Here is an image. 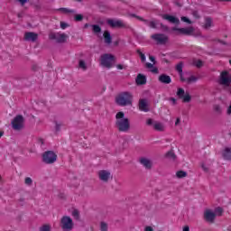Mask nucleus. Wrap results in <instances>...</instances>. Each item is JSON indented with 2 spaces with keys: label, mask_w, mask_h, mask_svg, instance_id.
Here are the masks:
<instances>
[{
  "label": "nucleus",
  "mask_w": 231,
  "mask_h": 231,
  "mask_svg": "<svg viewBox=\"0 0 231 231\" xmlns=\"http://www.w3.org/2000/svg\"><path fill=\"white\" fill-rule=\"evenodd\" d=\"M172 32H179L182 35H192L194 33V27H188V28H178L173 27Z\"/></svg>",
  "instance_id": "obj_11"
},
{
  "label": "nucleus",
  "mask_w": 231,
  "mask_h": 231,
  "mask_svg": "<svg viewBox=\"0 0 231 231\" xmlns=\"http://www.w3.org/2000/svg\"><path fill=\"white\" fill-rule=\"evenodd\" d=\"M212 26V18L207 17L205 19V28H210Z\"/></svg>",
  "instance_id": "obj_31"
},
{
  "label": "nucleus",
  "mask_w": 231,
  "mask_h": 231,
  "mask_svg": "<svg viewBox=\"0 0 231 231\" xmlns=\"http://www.w3.org/2000/svg\"><path fill=\"white\" fill-rule=\"evenodd\" d=\"M135 82L137 86H143L147 84V77H145L143 74H138L135 79Z\"/></svg>",
  "instance_id": "obj_17"
},
{
  "label": "nucleus",
  "mask_w": 231,
  "mask_h": 231,
  "mask_svg": "<svg viewBox=\"0 0 231 231\" xmlns=\"http://www.w3.org/2000/svg\"><path fill=\"white\" fill-rule=\"evenodd\" d=\"M147 104V99H140L139 100V109L140 111H144V113L149 112V107Z\"/></svg>",
  "instance_id": "obj_20"
},
{
  "label": "nucleus",
  "mask_w": 231,
  "mask_h": 231,
  "mask_svg": "<svg viewBox=\"0 0 231 231\" xmlns=\"http://www.w3.org/2000/svg\"><path fill=\"white\" fill-rule=\"evenodd\" d=\"M145 66H146V68H148V69H151L154 68V63L152 64V63L147 62V63L145 64Z\"/></svg>",
  "instance_id": "obj_53"
},
{
  "label": "nucleus",
  "mask_w": 231,
  "mask_h": 231,
  "mask_svg": "<svg viewBox=\"0 0 231 231\" xmlns=\"http://www.w3.org/2000/svg\"><path fill=\"white\" fill-rule=\"evenodd\" d=\"M39 69V67L37 65L32 66V70L37 71Z\"/></svg>",
  "instance_id": "obj_60"
},
{
  "label": "nucleus",
  "mask_w": 231,
  "mask_h": 231,
  "mask_svg": "<svg viewBox=\"0 0 231 231\" xmlns=\"http://www.w3.org/2000/svg\"><path fill=\"white\" fill-rule=\"evenodd\" d=\"M55 125H56L55 131L56 133H59L60 131V127L62 126V125L59 124L57 121H55Z\"/></svg>",
  "instance_id": "obj_43"
},
{
  "label": "nucleus",
  "mask_w": 231,
  "mask_h": 231,
  "mask_svg": "<svg viewBox=\"0 0 231 231\" xmlns=\"http://www.w3.org/2000/svg\"><path fill=\"white\" fill-rule=\"evenodd\" d=\"M91 28H92V32L94 33H101L102 32V27H100V25H98V24H92Z\"/></svg>",
  "instance_id": "obj_25"
},
{
  "label": "nucleus",
  "mask_w": 231,
  "mask_h": 231,
  "mask_svg": "<svg viewBox=\"0 0 231 231\" xmlns=\"http://www.w3.org/2000/svg\"><path fill=\"white\" fill-rule=\"evenodd\" d=\"M201 169H202V171H204V172H208V167H207L206 165H205V163H201Z\"/></svg>",
  "instance_id": "obj_48"
},
{
  "label": "nucleus",
  "mask_w": 231,
  "mask_h": 231,
  "mask_svg": "<svg viewBox=\"0 0 231 231\" xmlns=\"http://www.w3.org/2000/svg\"><path fill=\"white\" fill-rule=\"evenodd\" d=\"M151 72L158 74L159 73L158 68H153L152 69H151Z\"/></svg>",
  "instance_id": "obj_57"
},
{
  "label": "nucleus",
  "mask_w": 231,
  "mask_h": 231,
  "mask_svg": "<svg viewBox=\"0 0 231 231\" xmlns=\"http://www.w3.org/2000/svg\"><path fill=\"white\" fill-rule=\"evenodd\" d=\"M100 230L101 231H107L108 230L107 223L100 222Z\"/></svg>",
  "instance_id": "obj_35"
},
{
  "label": "nucleus",
  "mask_w": 231,
  "mask_h": 231,
  "mask_svg": "<svg viewBox=\"0 0 231 231\" xmlns=\"http://www.w3.org/2000/svg\"><path fill=\"white\" fill-rule=\"evenodd\" d=\"M74 21H76V23H80L81 21H84V15L75 14Z\"/></svg>",
  "instance_id": "obj_33"
},
{
  "label": "nucleus",
  "mask_w": 231,
  "mask_h": 231,
  "mask_svg": "<svg viewBox=\"0 0 231 231\" xmlns=\"http://www.w3.org/2000/svg\"><path fill=\"white\" fill-rule=\"evenodd\" d=\"M176 71H178L179 75H181V73H183V62L182 61H180L179 64H177Z\"/></svg>",
  "instance_id": "obj_28"
},
{
  "label": "nucleus",
  "mask_w": 231,
  "mask_h": 231,
  "mask_svg": "<svg viewBox=\"0 0 231 231\" xmlns=\"http://www.w3.org/2000/svg\"><path fill=\"white\" fill-rule=\"evenodd\" d=\"M73 219L69 216H63L60 219V228L63 231H71L73 230Z\"/></svg>",
  "instance_id": "obj_5"
},
{
  "label": "nucleus",
  "mask_w": 231,
  "mask_h": 231,
  "mask_svg": "<svg viewBox=\"0 0 231 231\" xmlns=\"http://www.w3.org/2000/svg\"><path fill=\"white\" fill-rule=\"evenodd\" d=\"M180 81H181V82H187V79H185V78L183 77V73L180 74Z\"/></svg>",
  "instance_id": "obj_55"
},
{
  "label": "nucleus",
  "mask_w": 231,
  "mask_h": 231,
  "mask_svg": "<svg viewBox=\"0 0 231 231\" xmlns=\"http://www.w3.org/2000/svg\"><path fill=\"white\" fill-rule=\"evenodd\" d=\"M153 129L155 131H159L161 133H163V131H165V126L163 125V124L155 121V123L153 124Z\"/></svg>",
  "instance_id": "obj_22"
},
{
  "label": "nucleus",
  "mask_w": 231,
  "mask_h": 231,
  "mask_svg": "<svg viewBox=\"0 0 231 231\" xmlns=\"http://www.w3.org/2000/svg\"><path fill=\"white\" fill-rule=\"evenodd\" d=\"M156 121H154L152 118H148L146 120V125H149L150 127H154V123Z\"/></svg>",
  "instance_id": "obj_37"
},
{
  "label": "nucleus",
  "mask_w": 231,
  "mask_h": 231,
  "mask_svg": "<svg viewBox=\"0 0 231 231\" xmlns=\"http://www.w3.org/2000/svg\"><path fill=\"white\" fill-rule=\"evenodd\" d=\"M222 156L224 158V160H227L228 162H230L231 160V148H225Z\"/></svg>",
  "instance_id": "obj_23"
},
{
  "label": "nucleus",
  "mask_w": 231,
  "mask_h": 231,
  "mask_svg": "<svg viewBox=\"0 0 231 231\" xmlns=\"http://www.w3.org/2000/svg\"><path fill=\"white\" fill-rule=\"evenodd\" d=\"M132 17H136V19H139V21H143V23H146V24L149 23L148 20H145L140 16H137L136 14H132Z\"/></svg>",
  "instance_id": "obj_42"
},
{
  "label": "nucleus",
  "mask_w": 231,
  "mask_h": 231,
  "mask_svg": "<svg viewBox=\"0 0 231 231\" xmlns=\"http://www.w3.org/2000/svg\"><path fill=\"white\" fill-rule=\"evenodd\" d=\"M149 60H151V62H152L153 64H156V58L154 56H149Z\"/></svg>",
  "instance_id": "obj_52"
},
{
  "label": "nucleus",
  "mask_w": 231,
  "mask_h": 231,
  "mask_svg": "<svg viewBox=\"0 0 231 231\" xmlns=\"http://www.w3.org/2000/svg\"><path fill=\"white\" fill-rule=\"evenodd\" d=\"M117 69H124V65L118 64L116 65Z\"/></svg>",
  "instance_id": "obj_59"
},
{
  "label": "nucleus",
  "mask_w": 231,
  "mask_h": 231,
  "mask_svg": "<svg viewBox=\"0 0 231 231\" xmlns=\"http://www.w3.org/2000/svg\"><path fill=\"white\" fill-rule=\"evenodd\" d=\"M104 42L108 46L113 42V37L111 36V32L109 31H105L103 33Z\"/></svg>",
  "instance_id": "obj_18"
},
{
  "label": "nucleus",
  "mask_w": 231,
  "mask_h": 231,
  "mask_svg": "<svg viewBox=\"0 0 231 231\" xmlns=\"http://www.w3.org/2000/svg\"><path fill=\"white\" fill-rule=\"evenodd\" d=\"M72 217H74V219H76V221H80V212L79 211V209H74L72 211Z\"/></svg>",
  "instance_id": "obj_26"
},
{
  "label": "nucleus",
  "mask_w": 231,
  "mask_h": 231,
  "mask_svg": "<svg viewBox=\"0 0 231 231\" xmlns=\"http://www.w3.org/2000/svg\"><path fill=\"white\" fill-rule=\"evenodd\" d=\"M98 178L104 183H107V181H109V179L111 178V172L106 170H101L98 171Z\"/></svg>",
  "instance_id": "obj_12"
},
{
  "label": "nucleus",
  "mask_w": 231,
  "mask_h": 231,
  "mask_svg": "<svg viewBox=\"0 0 231 231\" xmlns=\"http://www.w3.org/2000/svg\"><path fill=\"white\" fill-rule=\"evenodd\" d=\"M144 231H154V229L152 228V226H148L144 228Z\"/></svg>",
  "instance_id": "obj_56"
},
{
  "label": "nucleus",
  "mask_w": 231,
  "mask_h": 231,
  "mask_svg": "<svg viewBox=\"0 0 231 231\" xmlns=\"http://www.w3.org/2000/svg\"><path fill=\"white\" fill-rule=\"evenodd\" d=\"M157 24H160V22H158V20H156V21H151V22L149 23L150 28H153V29H156V25H157Z\"/></svg>",
  "instance_id": "obj_38"
},
{
  "label": "nucleus",
  "mask_w": 231,
  "mask_h": 231,
  "mask_svg": "<svg viewBox=\"0 0 231 231\" xmlns=\"http://www.w3.org/2000/svg\"><path fill=\"white\" fill-rule=\"evenodd\" d=\"M183 231H190V227H189V226H186L183 227Z\"/></svg>",
  "instance_id": "obj_61"
},
{
  "label": "nucleus",
  "mask_w": 231,
  "mask_h": 231,
  "mask_svg": "<svg viewBox=\"0 0 231 231\" xmlns=\"http://www.w3.org/2000/svg\"><path fill=\"white\" fill-rule=\"evenodd\" d=\"M115 55L111 53H106L101 56V65L108 69L113 68V62H115Z\"/></svg>",
  "instance_id": "obj_4"
},
{
  "label": "nucleus",
  "mask_w": 231,
  "mask_h": 231,
  "mask_svg": "<svg viewBox=\"0 0 231 231\" xmlns=\"http://www.w3.org/2000/svg\"><path fill=\"white\" fill-rule=\"evenodd\" d=\"M116 127L119 133H127L131 129V123L129 118L125 117L124 112H118L116 115Z\"/></svg>",
  "instance_id": "obj_1"
},
{
  "label": "nucleus",
  "mask_w": 231,
  "mask_h": 231,
  "mask_svg": "<svg viewBox=\"0 0 231 231\" xmlns=\"http://www.w3.org/2000/svg\"><path fill=\"white\" fill-rule=\"evenodd\" d=\"M195 66H196L197 68H202V66H203V61H202L201 60H197V61L195 62Z\"/></svg>",
  "instance_id": "obj_45"
},
{
  "label": "nucleus",
  "mask_w": 231,
  "mask_h": 231,
  "mask_svg": "<svg viewBox=\"0 0 231 231\" xmlns=\"http://www.w3.org/2000/svg\"><path fill=\"white\" fill-rule=\"evenodd\" d=\"M180 122H181V119H180V117H178L176 119L175 125H180Z\"/></svg>",
  "instance_id": "obj_58"
},
{
  "label": "nucleus",
  "mask_w": 231,
  "mask_h": 231,
  "mask_svg": "<svg viewBox=\"0 0 231 231\" xmlns=\"http://www.w3.org/2000/svg\"><path fill=\"white\" fill-rule=\"evenodd\" d=\"M169 100H170V102H172L173 106H176L178 104L176 102V98H174V97H170Z\"/></svg>",
  "instance_id": "obj_54"
},
{
  "label": "nucleus",
  "mask_w": 231,
  "mask_h": 231,
  "mask_svg": "<svg viewBox=\"0 0 231 231\" xmlns=\"http://www.w3.org/2000/svg\"><path fill=\"white\" fill-rule=\"evenodd\" d=\"M138 53L141 57L142 62H145V54H143L142 51H138Z\"/></svg>",
  "instance_id": "obj_47"
},
{
  "label": "nucleus",
  "mask_w": 231,
  "mask_h": 231,
  "mask_svg": "<svg viewBox=\"0 0 231 231\" xmlns=\"http://www.w3.org/2000/svg\"><path fill=\"white\" fill-rule=\"evenodd\" d=\"M141 165H143L146 169L151 170L152 169V162H151V160L145 158V157H142L139 160Z\"/></svg>",
  "instance_id": "obj_19"
},
{
  "label": "nucleus",
  "mask_w": 231,
  "mask_h": 231,
  "mask_svg": "<svg viewBox=\"0 0 231 231\" xmlns=\"http://www.w3.org/2000/svg\"><path fill=\"white\" fill-rule=\"evenodd\" d=\"M39 143H42V145H44V139H39Z\"/></svg>",
  "instance_id": "obj_62"
},
{
  "label": "nucleus",
  "mask_w": 231,
  "mask_h": 231,
  "mask_svg": "<svg viewBox=\"0 0 231 231\" xmlns=\"http://www.w3.org/2000/svg\"><path fill=\"white\" fill-rule=\"evenodd\" d=\"M161 26V30H162V32H169V26L164 25L163 23H160Z\"/></svg>",
  "instance_id": "obj_44"
},
{
  "label": "nucleus",
  "mask_w": 231,
  "mask_h": 231,
  "mask_svg": "<svg viewBox=\"0 0 231 231\" xmlns=\"http://www.w3.org/2000/svg\"><path fill=\"white\" fill-rule=\"evenodd\" d=\"M158 80L161 82V84H171L172 82L171 76L167 74H161L158 78Z\"/></svg>",
  "instance_id": "obj_16"
},
{
  "label": "nucleus",
  "mask_w": 231,
  "mask_h": 231,
  "mask_svg": "<svg viewBox=\"0 0 231 231\" xmlns=\"http://www.w3.org/2000/svg\"><path fill=\"white\" fill-rule=\"evenodd\" d=\"M68 26H69L68 23H64V22H61L60 23V28L62 30H66V28H68Z\"/></svg>",
  "instance_id": "obj_49"
},
{
  "label": "nucleus",
  "mask_w": 231,
  "mask_h": 231,
  "mask_svg": "<svg viewBox=\"0 0 231 231\" xmlns=\"http://www.w3.org/2000/svg\"><path fill=\"white\" fill-rule=\"evenodd\" d=\"M60 12H63V14H75V10L68 9V8H60Z\"/></svg>",
  "instance_id": "obj_34"
},
{
  "label": "nucleus",
  "mask_w": 231,
  "mask_h": 231,
  "mask_svg": "<svg viewBox=\"0 0 231 231\" xmlns=\"http://www.w3.org/2000/svg\"><path fill=\"white\" fill-rule=\"evenodd\" d=\"M214 110L217 113H221V106L219 105H216L215 107H214Z\"/></svg>",
  "instance_id": "obj_51"
},
{
  "label": "nucleus",
  "mask_w": 231,
  "mask_h": 231,
  "mask_svg": "<svg viewBox=\"0 0 231 231\" xmlns=\"http://www.w3.org/2000/svg\"><path fill=\"white\" fill-rule=\"evenodd\" d=\"M151 37L153 41L157 42V44H167V42H169V36L163 33H155Z\"/></svg>",
  "instance_id": "obj_10"
},
{
  "label": "nucleus",
  "mask_w": 231,
  "mask_h": 231,
  "mask_svg": "<svg viewBox=\"0 0 231 231\" xmlns=\"http://www.w3.org/2000/svg\"><path fill=\"white\" fill-rule=\"evenodd\" d=\"M204 221H206V223H208L209 225H214V223H216V213H214V211H212L211 209H206L204 211Z\"/></svg>",
  "instance_id": "obj_9"
},
{
  "label": "nucleus",
  "mask_w": 231,
  "mask_h": 231,
  "mask_svg": "<svg viewBox=\"0 0 231 231\" xmlns=\"http://www.w3.org/2000/svg\"><path fill=\"white\" fill-rule=\"evenodd\" d=\"M192 15L195 17V19H199L201 17L198 11H193Z\"/></svg>",
  "instance_id": "obj_46"
},
{
  "label": "nucleus",
  "mask_w": 231,
  "mask_h": 231,
  "mask_svg": "<svg viewBox=\"0 0 231 231\" xmlns=\"http://www.w3.org/2000/svg\"><path fill=\"white\" fill-rule=\"evenodd\" d=\"M176 176L179 179L187 178V171H179L176 172Z\"/></svg>",
  "instance_id": "obj_30"
},
{
  "label": "nucleus",
  "mask_w": 231,
  "mask_h": 231,
  "mask_svg": "<svg viewBox=\"0 0 231 231\" xmlns=\"http://www.w3.org/2000/svg\"><path fill=\"white\" fill-rule=\"evenodd\" d=\"M37 39H39V34H37L36 32H25L24 34V41H27L29 42H35V41H37Z\"/></svg>",
  "instance_id": "obj_13"
},
{
  "label": "nucleus",
  "mask_w": 231,
  "mask_h": 231,
  "mask_svg": "<svg viewBox=\"0 0 231 231\" xmlns=\"http://www.w3.org/2000/svg\"><path fill=\"white\" fill-rule=\"evenodd\" d=\"M42 162L47 165H51L57 162V153L53 151H46L42 153Z\"/></svg>",
  "instance_id": "obj_3"
},
{
  "label": "nucleus",
  "mask_w": 231,
  "mask_h": 231,
  "mask_svg": "<svg viewBox=\"0 0 231 231\" xmlns=\"http://www.w3.org/2000/svg\"><path fill=\"white\" fill-rule=\"evenodd\" d=\"M217 42H219L220 44H223L224 46H230V43H227L226 42L223 41V40H217Z\"/></svg>",
  "instance_id": "obj_50"
},
{
  "label": "nucleus",
  "mask_w": 231,
  "mask_h": 231,
  "mask_svg": "<svg viewBox=\"0 0 231 231\" xmlns=\"http://www.w3.org/2000/svg\"><path fill=\"white\" fill-rule=\"evenodd\" d=\"M107 24L112 28H124V23L120 20L115 21L113 19L107 20Z\"/></svg>",
  "instance_id": "obj_15"
},
{
  "label": "nucleus",
  "mask_w": 231,
  "mask_h": 231,
  "mask_svg": "<svg viewBox=\"0 0 231 231\" xmlns=\"http://www.w3.org/2000/svg\"><path fill=\"white\" fill-rule=\"evenodd\" d=\"M24 183H25V185H28V187H32L33 180H32V178L27 177L24 180Z\"/></svg>",
  "instance_id": "obj_36"
},
{
  "label": "nucleus",
  "mask_w": 231,
  "mask_h": 231,
  "mask_svg": "<svg viewBox=\"0 0 231 231\" xmlns=\"http://www.w3.org/2000/svg\"><path fill=\"white\" fill-rule=\"evenodd\" d=\"M166 158H168V160H171L172 162H176V153H174V150H171L166 153Z\"/></svg>",
  "instance_id": "obj_24"
},
{
  "label": "nucleus",
  "mask_w": 231,
  "mask_h": 231,
  "mask_svg": "<svg viewBox=\"0 0 231 231\" xmlns=\"http://www.w3.org/2000/svg\"><path fill=\"white\" fill-rule=\"evenodd\" d=\"M181 21H183V23H188V24H192V21H190V19H189L187 16H182Z\"/></svg>",
  "instance_id": "obj_41"
},
{
  "label": "nucleus",
  "mask_w": 231,
  "mask_h": 231,
  "mask_svg": "<svg viewBox=\"0 0 231 231\" xmlns=\"http://www.w3.org/2000/svg\"><path fill=\"white\" fill-rule=\"evenodd\" d=\"M198 80V78L195 76H190L188 79L187 82L188 84H191V82H196Z\"/></svg>",
  "instance_id": "obj_40"
},
{
  "label": "nucleus",
  "mask_w": 231,
  "mask_h": 231,
  "mask_svg": "<svg viewBox=\"0 0 231 231\" xmlns=\"http://www.w3.org/2000/svg\"><path fill=\"white\" fill-rule=\"evenodd\" d=\"M162 19L165 21H169V23H171L172 24H180V19L176 18L173 15L170 14H162Z\"/></svg>",
  "instance_id": "obj_14"
},
{
  "label": "nucleus",
  "mask_w": 231,
  "mask_h": 231,
  "mask_svg": "<svg viewBox=\"0 0 231 231\" xmlns=\"http://www.w3.org/2000/svg\"><path fill=\"white\" fill-rule=\"evenodd\" d=\"M68 41V35L66 33H58L57 42L58 44H64Z\"/></svg>",
  "instance_id": "obj_21"
},
{
  "label": "nucleus",
  "mask_w": 231,
  "mask_h": 231,
  "mask_svg": "<svg viewBox=\"0 0 231 231\" xmlns=\"http://www.w3.org/2000/svg\"><path fill=\"white\" fill-rule=\"evenodd\" d=\"M116 104L125 107V106H133V95L129 92H123L116 97Z\"/></svg>",
  "instance_id": "obj_2"
},
{
  "label": "nucleus",
  "mask_w": 231,
  "mask_h": 231,
  "mask_svg": "<svg viewBox=\"0 0 231 231\" xmlns=\"http://www.w3.org/2000/svg\"><path fill=\"white\" fill-rule=\"evenodd\" d=\"M219 84L228 88L231 84V75L228 71L225 70L220 73Z\"/></svg>",
  "instance_id": "obj_7"
},
{
  "label": "nucleus",
  "mask_w": 231,
  "mask_h": 231,
  "mask_svg": "<svg viewBox=\"0 0 231 231\" xmlns=\"http://www.w3.org/2000/svg\"><path fill=\"white\" fill-rule=\"evenodd\" d=\"M11 125L14 131L24 129V117L21 115L16 116L11 122Z\"/></svg>",
  "instance_id": "obj_6"
},
{
  "label": "nucleus",
  "mask_w": 231,
  "mask_h": 231,
  "mask_svg": "<svg viewBox=\"0 0 231 231\" xmlns=\"http://www.w3.org/2000/svg\"><path fill=\"white\" fill-rule=\"evenodd\" d=\"M39 231H51V226L45 224L40 226Z\"/></svg>",
  "instance_id": "obj_29"
},
{
  "label": "nucleus",
  "mask_w": 231,
  "mask_h": 231,
  "mask_svg": "<svg viewBox=\"0 0 231 231\" xmlns=\"http://www.w3.org/2000/svg\"><path fill=\"white\" fill-rule=\"evenodd\" d=\"M177 97L180 99H182V102L185 104H189L190 100H192V97L189 92H185V89L179 88L177 90Z\"/></svg>",
  "instance_id": "obj_8"
},
{
  "label": "nucleus",
  "mask_w": 231,
  "mask_h": 231,
  "mask_svg": "<svg viewBox=\"0 0 231 231\" xmlns=\"http://www.w3.org/2000/svg\"><path fill=\"white\" fill-rule=\"evenodd\" d=\"M162 62H166V64H169L170 61H169V60L164 58V59H162Z\"/></svg>",
  "instance_id": "obj_63"
},
{
  "label": "nucleus",
  "mask_w": 231,
  "mask_h": 231,
  "mask_svg": "<svg viewBox=\"0 0 231 231\" xmlns=\"http://www.w3.org/2000/svg\"><path fill=\"white\" fill-rule=\"evenodd\" d=\"M214 214H216V216H223V208L221 207L216 208Z\"/></svg>",
  "instance_id": "obj_32"
},
{
  "label": "nucleus",
  "mask_w": 231,
  "mask_h": 231,
  "mask_svg": "<svg viewBox=\"0 0 231 231\" xmlns=\"http://www.w3.org/2000/svg\"><path fill=\"white\" fill-rule=\"evenodd\" d=\"M58 36H59V33L52 32L49 35V39H51V41H56L57 42Z\"/></svg>",
  "instance_id": "obj_39"
},
{
  "label": "nucleus",
  "mask_w": 231,
  "mask_h": 231,
  "mask_svg": "<svg viewBox=\"0 0 231 231\" xmlns=\"http://www.w3.org/2000/svg\"><path fill=\"white\" fill-rule=\"evenodd\" d=\"M79 68H80V69H83V71H86V69H88V65H86V61H84L83 60H79Z\"/></svg>",
  "instance_id": "obj_27"
},
{
  "label": "nucleus",
  "mask_w": 231,
  "mask_h": 231,
  "mask_svg": "<svg viewBox=\"0 0 231 231\" xmlns=\"http://www.w3.org/2000/svg\"><path fill=\"white\" fill-rule=\"evenodd\" d=\"M17 17H19V19L23 18V13L18 14Z\"/></svg>",
  "instance_id": "obj_64"
}]
</instances>
